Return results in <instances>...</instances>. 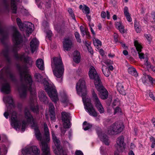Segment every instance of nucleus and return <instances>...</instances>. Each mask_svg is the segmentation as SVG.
<instances>
[{
  "instance_id": "bb28decb",
  "label": "nucleus",
  "mask_w": 155,
  "mask_h": 155,
  "mask_svg": "<svg viewBox=\"0 0 155 155\" xmlns=\"http://www.w3.org/2000/svg\"><path fill=\"white\" fill-rule=\"evenodd\" d=\"M102 71L103 73L106 77H108L110 74V72L109 69L104 65H103L102 68Z\"/></svg>"
},
{
  "instance_id": "4c0bfd02",
  "label": "nucleus",
  "mask_w": 155,
  "mask_h": 155,
  "mask_svg": "<svg viewBox=\"0 0 155 155\" xmlns=\"http://www.w3.org/2000/svg\"><path fill=\"white\" fill-rule=\"evenodd\" d=\"M134 27L137 33H140L141 31L140 27L137 24H134Z\"/></svg>"
},
{
  "instance_id": "1a4fd4ad",
  "label": "nucleus",
  "mask_w": 155,
  "mask_h": 155,
  "mask_svg": "<svg viewBox=\"0 0 155 155\" xmlns=\"http://www.w3.org/2000/svg\"><path fill=\"white\" fill-rule=\"evenodd\" d=\"M88 75L90 78L94 80L95 85L101 83V80L95 68L92 66H91L89 69Z\"/></svg>"
},
{
  "instance_id": "680f3d73",
  "label": "nucleus",
  "mask_w": 155,
  "mask_h": 155,
  "mask_svg": "<svg viewBox=\"0 0 155 155\" xmlns=\"http://www.w3.org/2000/svg\"><path fill=\"white\" fill-rule=\"evenodd\" d=\"M123 54L125 55H127L128 54V52L127 50H124L123 51Z\"/></svg>"
},
{
  "instance_id": "473e14b6",
  "label": "nucleus",
  "mask_w": 155,
  "mask_h": 155,
  "mask_svg": "<svg viewBox=\"0 0 155 155\" xmlns=\"http://www.w3.org/2000/svg\"><path fill=\"white\" fill-rule=\"evenodd\" d=\"M82 10L83 12L87 15L89 14L90 13L89 8L86 5L84 6L82 8Z\"/></svg>"
},
{
  "instance_id": "aec40b11",
  "label": "nucleus",
  "mask_w": 155,
  "mask_h": 155,
  "mask_svg": "<svg viewBox=\"0 0 155 155\" xmlns=\"http://www.w3.org/2000/svg\"><path fill=\"white\" fill-rule=\"evenodd\" d=\"M97 134L101 141L106 145H108L110 143L109 140L106 135L103 133L101 131L98 132Z\"/></svg>"
},
{
  "instance_id": "de8ad7c7",
  "label": "nucleus",
  "mask_w": 155,
  "mask_h": 155,
  "mask_svg": "<svg viewBox=\"0 0 155 155\" xmlns=\"http://www.w3.org/2000/svg\"><path fill=\"white\" fill-rule=\"evenodd\" d=\"M144 36L148 41H150L151 40V36L150 35L145 34L144 35Z\"/></svg>"
},
{
  "instance_id": "0e129e2a",
  "label": "nucleus",
  "mask_w": 155,
  "mask_h": 155,
  "mask_svg": "<svg viewBox=\"0 0 155 155\" xmlns=\"http://www.w3.org/2000/svg\"><path fill=\"white\" fill-rule=\"evenodd\" d=\"M135 145L133 143H131V144L130 147L131 149H134L135 148Z\"/></svg>"
},
{
  "instance_id": "f704fd0d",
  "label": "nucleus",
  "mask_w": 155,
  "mask_h": 155,
  "mask_svg": "<svg viewBox=\"0 0 155 155\" xmlns=\"http://www.w3.org/2000/svg\"><path fill=\"white\" fill-rule=\"evenodd\" d=\"M143 76L141 78V80L142 82L143 83H144L146 82L147 78H148L147 77V76L148 75H147L145 73H144L143 74Z\"/></svg>"
},
{
  "instance_id": "338daca9",
  "label": "nucleus",
  "mask_w": 155,
  "mask_h": 155,
  "mask_svg": "<svg viewBox=\"0 0 155 155\" xmlns=\"http://www.w3.org/2000/svg\"><path fill=\"white\" fill-rule=\"evenodd\" d=\"M107 69H109V70H113V67L112 66L110 65L109 66L108 68H107Z\"/></svg>"
},
{
  "instance_id": "a18cd8bd",
  "label": "nucleus",
  "mask_w": 155,
  "mask_h": 155,
  "mask_svg": "<svg viewBox=\"0 0 155 155\" xmlns=\"http://www.w3.org/2000/svg\"><path fill=\"white\" fill-rule=\"evenodd\" d=\"M120 111V109L118 107H116L114 108V114H115L117 113H118Z\"/></svg>"
},
{
  "instance_id": "c85d7f7f",
  "label": "nucleus",
  "mask_w": 155,
  "mask_h": 155,
  "mask_svg": "<svg viewBox=\"0 0 155 155\" xmlns=\"http://www.w3.org/2000/svg\"><path fill=\"white\" fill-rule=\"evenodd\" d=\"M93 43L94 45L97 47L101 46V41L95 37L93 38Z\"/></svg>"
},
{
  "instance_id": "ddd939ff",
  "label": "nucleus",
  "mask_w": 155,
  "mask_h": 155,
  "mask_svg": "<svg viewBox=\"0 0 155 155\" xmlns=\"http://www.w3.org/2000/svg\"><path fill=\"white\" fill-rule=\"evenodd\" d=\"M95 87L99 92V95L102 99H107L108 96V92L102 84V83L95 86Z\"/></svg>"
},
{
  "instance_id": "9b49d317",
  "label": "nucleus",
  "mask_w": 155,
  "mask_h": 155,
  "mask_svg": "<svg viewBox=\"0 0 155 155\" xmlns=\"http://www.w3.org/2000/svg\"><path fill=\"white\" fill-rule=\"evenodd\" d=\"M92 99L94 104L100 113L104 112V109L94 91L92 92Z\"/></svg>"
},
{
  "instance_id": "4be33fe9",
  "label": "nucleus",
  "mask_w": 155,
  "mask_h": 155,
  "mask_svg": "<svg viewBox=\"0 0 155 155\" xmlns=\"http://www.w3.org/2000/svg\"><path fill=\"white\" fill-rule=\"evenodd\" d=\"M37 67L40 69L42 70L44 68V64L43 61L41 59H38L36 61Z\"/></svg>"
},
{
  "instance_id": "09e8293b",
  "label": "nucleus",
  "mask_w": 155,
  "mask_h": 155,
  "mask_svg": "<svg viewBox=\"0 0 155 155\" xmlns=\"http://www.w3.org/2000/svg\"><path fill=\"white\" fill-rule=\"evenodd\" d=\"M75 155H84L81 151L80 150H77L75 152Z\"/></svg>"
},
{
  "instance_id": "c9c22d12",
  "label": "nucleus",
  "mask_w": 155,
  "mask_h": 155,
  "mask_svg": "<svg viewBox=\"0 0 155 155\" xmlns=\"http://www.w3.org/2000/svg\"><path fill=\"white\" fill-rule=\"evenodd\" d=\"M68 12L71 16L72 17V18L74 20H75V17L74 14L73 12V11L72 9L71 8H69L68 9Z\"/></svg>"
},
{
  "instance_id": "603ef678",
  "label": "nucleus",
  "mask_w": 155,
  "mask_h": 155,
  "mask_svg": "<svg viewBox=\"0 0 155 155\" xmlns=\"http://www.w3.org/2000/svg\"><path fill=\"white\" fill-rule=\"evenodd\" d=\"M87 48L88 51L91 53V54H92L93 52L92 48L91 47V46L90 45H88V46H87Z\"/></svg>"
},
{
  "instance_id": "20e7f679",
  "label": "nucleus",
  "mask_w": 155,
  "mask_h": 155,
  "mask_svg": "<svg viewBox=\"0 0 155 155\" xmlns=\"http://www.w3.org/2000/svg\"><path fill=\"white\" fill-rule=\"evenodd\" d=\"M35 77L37 81L41 82L44 84L45 89L52 101L56 103L58 100V94L55 87L51 81L45 79L42 80V77L39 74H35Z\"/></svg>"
},
{
  "instance_id": "5701e85b",
  "label": "nucleus",
  "mask_w": 155,
  "mask_h": 155,
  "mask_svg": "<svg viewBox=\"0 0 155 155\" xmlns=\"http://www.w3.org/2000/svg\"><path fill=\"white\" fill-rule=\"evenodd\" d=\"M80 53L78 51H75L73 54V60L76 63H79L80 62Z\"/></svg>"
},
{
  "instance_id": "864d4df0",
  "label": "nucleus",
  "mask_w": 155,
  "mask_h": 155,
  "mask_svg": "<svg viewBox=\"0 0 155 155\" xmlns=\"http://www.w3.org/2000/svg\"><path fill=\"white\" fill-rule=\"evenodd\" d=\"M8 50H7L6 51H4L3 52V54L6 58H7L8 57Z\"/></svg>"
},
{
  "instance_id": "8fccbe9b",
  "label": "nucleus",
  "mask_w": 155,
  "mask_h": 155,
  "mask_svg": "<svg viewBox=\"0 0 155 155\" xmlns=\"http://www.w3.org/2000/svg\"><path fill=\"white\" fill-rule=\"evenodd\" d=\"M147 77L149 80L151 81L152 83L155 84V80H153V79L149 75H148Z\"/></svg>"
},
{
  "instance_id": "72a5a7b5",
  "label": "nucleus",
  "mask_w": 155,
  "mask_h": 155,
  "mask_svg": "<svg viewBox=\"0 0 155 155\" xmlns=\"http://www.w3.org/2000/svg\"><path fill=\"white\" fill-rule=\"evenodd\" d=\"M74 35L77 41L79 42H81V40L80 39V36L79 33L77 32H75Z\"/></svg>"
},
{
  "instance_id": "37998d69",
  "label": "nucleus",
  "mask_w": 155,
  "mask_h": 155,
  "mask_svg": "<svg viewBox=\"0 0 155 155\" xmlns=\"http://www.w3.org/2000/svg\"><path fill=\"white\" fill-rule=\"evenodd\" d=\"M50 113L51 119L52 120H54L55 118L54 112L52 111V112H50Z\"/></svg>"
},
{
  "instance_id": "39448f33",
  "label": "nucleus",
  "mask_w": 155,
  "mask_h": 155,
  "mask_svg": "<svg viewBox=\"0 0 155 155\" xmlns=\"http://www.w3.org/2000/svg\"><path fill=\"white\" fill-rule=\"evenodd\" d=\"M51 66L53 73L58 79L62 81L64 68L61 59L60 58L54 57L51 61Z\"/></svg>"
},
{
  "instance_id": "f257e3e1",
  "label": "nucleus",
  "mask_w": 155,
  "mask_h": 155,
  "mask_svg": "<svg viewBox=\"0 0 155 155\" xmlns=\"http://www.w3.org/2000/svg\"><path fill=\"white\" fill-rule=\"evenodd\" d=\"M16 114L15 112L12 113L11 117L12 126L16 130H19L21 128V131L23 132L27 125L31 124V128L34 130L36 138L40 141L41 144L42 155H50L49 148L46 143L50 140L49 131L47 124H44V134L42 137L37 124L34 122L33 118L27 108H26L25 110V120L22 122L17 118Z\"/></svg>"
},
{
  "instance_id": "a19ab883",
  "label": "nucleus",
  "mask_w": 155,
  "mask_h": 155,
  "mask_svg": "<svg viewBox=\"0 0 155 155\" xmlns=\"http://www.w3.org/2000/svg\"><path fill=\"white\" fill-rule=\"evenodd\" d=\"M122 33H124L125 32V30L124 29V27L123 25H122L120 27L117 28Z\"/></svg>"
},
{
  "instance_id": "2eb2a0df",
  "label": "nucleus",
  "mask_w": 155,
  "mask_h": 155,
  "mask_svg": "<svg viewBox=\"0 0 155 155\" xmlns=\"http://www.w3.org/2000/svg\"><path fill=\"white\" fill-rule=\"evenodd\" d=\"M62 119L63 122V126L65 128H69L70 126V116L69 113L63 112L61 113Z\"/></svg>"
},
{
  "instance_id": "bf43d9fd",
  "label": "nucleus",
  "mask_w": 155,
  "mask_h": 155,
  "mask_svg": "<svg viewBox=\"0 0 155 155\" xmlns=\"http://www.w3.org/2000/svg\"><path fill=\"white\" fill-rule=\"evenodd\" d=\"M90 29H91V32H92V34L94 36L95 35V33L94 31V30L92 29V27L90 26Z\"/></svg>"
},
{
  "instance_id": "774afa93",
  "label": "nucleus",
  "mask_w": 155,
  "mask_h": 155,
  "mask_svg": "<svg viewBox=\"0 0 155 155\" xmlns=\"http://www.w3.org/2000/svg\"><path fill=\"white\" fill-rule=\"evenodd\" d=\"M128 154L129 155H134L133 152L132 150H130V151L128 153Z\"/></svg>"
},
{
  "instance_id": "423d86ee",
  "label": "nucleus",
  "mask_w": 155,
  "mask_h": 155,
  "mask_svg": "<svg viewBox=\"0 0 155 155\" xmlns=\"http://www.w3.org/2000/svg\"><path fill=\"white\" fill-rule=\"evenodd\" d=\"M12 38L15 44L12 50V51L15 52L21 47V45L20 44L22 42V40L21 36L16 30L14 31Z\"/></svg>"
},
{
  "instance_id": "79ce46f5",
  "label": "nucleus",
  "mask_w": 155,
  "mask_h": 155,
  "mask_svg": "<svg viewBox=\"0 0 155 155\" xmlns=\"http://www.w3.org/2000/svg\"><path fill=\"white\" fill-rule=\"evenodd\" d=\"M145 65L146 66L147 68H148L151 67L150 64L148 62V59L146 58L145 60Z\"/></svg>"
},
{
  "instance_id": "c756f323",
  "label": "nucleus",
  "mask_w": 155,
  "mask_h": 155,
  "mask_svg": "<svg viewBox=\"0 0 155 155\" xmlns=\"http://www.w3.org/2000/svg\"><path fill=\"white\" fill-rule=\"evenodd\" d=\"M3 101L5 103H8L9 104H12L13 103V100L11 97H4Z\"/></svg>"
},
{
  "instance_id": "dca6fc26",
  "label": "nucleus",
  "mask_w": 155,
  "mask_h": 155,
  "mask_svg": "<svg viewBox=\"0 0 155 155\" xmlns=\"http://www.w3.org/2000/svg\"><path fill=\"white\" fill-rule=\"evenodd\" d=\"M10 86L8 80L5 78L3 79L2 80L1 91L5 94H8L10 93Z\"/></svg>"
},
{
  "instance_id": "69168bd1",
  "label": "nucleus",
  "mask_w": 155,
  "mask_h": 155,
  "mask_svg": "<svg viewBox=\"0 0 155 155\" xmlns=\"http://www.w3.org/2000/svg\"><path fill=\"white\" fill-rule=\"evenodd\" d=\"M118 103V101L116 100L114 101L113 103V106H115V105L117 104Z\"/></svg>"
},
{
  "instance_id": "c03bdc74",
  "label": "nucleus",
  "mask_w": 155,
  "mask_h": 155,
  "mask_svg": "<svg viewBox=\"0 0 155 155\" xmlns=\"http://www.w3.org/2000/svg\"><path fill=\"white\" fill-rule=\"evenodd\" d=\"M122 25V22L120 21L116 22H115V27L117 28L120 27V26Z\"/></svg>"
},
{
  "instance_id": "e2e57ef3",
  "label": "nucleus",
  "mask_w": 155,
  "mask_h": 155,
  "mask_svg": "<svg viewBox=\"0 0 155 155\" xmlns=\"http://www.w3.org/2000/svg\"><path fill=\"white\" fill-rule=\"evenodd\" d=\"M8 113H7V112H5L4 113V116L7 119L8 118Z\"/></svg>"
},
{
  "instance_id": "4d7b16f0",
  "label": "nucleus",
  "mask_w": 155,
  "mask_h": 155,
  "mask_svg": "<svg viewBox=\"0 0 155 155\" xmlns=\"http://www.w3.org/2000/svg\"><path fill=\"white\" fill-rule=\"evenodd\" d=\"M99 52L100 54L102 56L104 54V50L102 49H101L99 50Z\"/></svg>"
},
{
  "instance_id": "ea45409f",
  "label": "nucleus",
  "mask_w": 155,
  "mask_h": 155,
  "mask_svg": "<svg viewBox=\"0 0 155 155\" xmlns=\"http://www.w3.org/2000/svg\"><path fill=\"white\" fill-rule=\"evenodd\" d=\"M49 112H51L52 111H54V107L53 104L50 103L49 104Z\"/></svg>"
},
{
  "instance_id": "a211bd4d",
  "label": "nucleus",
  "mask_w": 155,
  "mask_h": 155,
  "mask_svg": "<svg viewBox=\"0 0 155 155\" xmlns=\"http://www.w3.org/2000/svg\"><path fill=\"white\" fill-rule=\"evenodd\" d=\"M134 44L137 51L138 52L140 58V59H144V54L141 52V50L142 47L141 43H140L137 41L135 40Z\"/></svg>"
},
{
  "instance_id": "393cba45",
  "label": "nucleus",
  "mask_w": 155,
  "mask_h": 155,
  "mask_svg": "<svg viewBox=\"0 0 155 155\" xmlns=\"http://www.w3.org/2000/svg\"><path fill=\"white\" fill-rule=\"evenodd\" d=\"M19 0H11V8L13 13H15L16 12L17 6L16 3Z\"/></svg>"
},
{
  "instance_id": "49530a36",
  "label": "nucleus",
  "mask_w": 155,
  "mask_h": 155,
  "mask_svg": "<svg viewBox=\"0 0 155 155\" xmlns=\"http://www.w3.org/2000/svg\"><path fill=\"white\" fill-rule=\"evenodd\" d=\"M6 75L8 78L9 79H12V77H13V75L12 74V73L9 71H8Z\"/></svg>"
},
{
  "instance_id": "9d476101",
  "label": "nucleus",
  "mask_w": 155,
  "mask_h": 155,
  "mask_svg": "<svg viewBox=\"0 0 155 155\" xmlns=\"http://www.w3.org/2000/svg\"><path fill=\"white\" fill-rule=\"evenodd\" d=\"M92 99L94 104L100 113L104 112V109L94 91L92 92Z\"/></svg>"
},
{
  "instance_id": "b1692460",
  "label": "nucleus",
  "mask_w": 155,
  "mask_h": 155,
  "mask_svg": "<svg viewBox=\"0 0 155 155\" xmlns=\"http://www.w3.org/2000/svg\"><path fill=\"white\" fill-rule=\"evenodd\" d=\"M124 13L128 21L131 22L132 20L130 15L128 12V9L127 7H125L124 9Z\"/></svg>"
},
{
  "instance_id": "0eeeda50",
  "label": "nucleus",
  "mask_w": 155,
  "mask_h": 155,
  "mask_svg": "<svg viewBox=\"0 0 155 155\" xmlns=\"http://www.w3.org/2000/svg\"><path fill=\"white\" fill-rule=\"evenodd\" d=\"M123 127L124 126L122 123H115L108 128V133L111 135L117 134L123 130Z\"/></svg>"
},
{
  "instance_id": "412c9836",
  "label": "nucleus",
  "mask_w": 155,
  "mask_h": 155,
  "mask_svg": "<svg viewBox=\"0 0 155 155\" xmlns=\"http://www.w3.org/2000/svg\"><path fill=\"white\" fill-rule=\"evenodd\" d=\"M44 92L43 91H40L38 93V97L41 101L46 104L48 103V98L45 95Z\"/></svg>"
},
{
  "instance_id": "4468645a",
  "label": "nucleus",
  "mask_w": 155,
  "mask_h": 155,
  "mask_svg": "<svg viewBox=\"0 0 155 155\" xmlns=\"http://www.w3.org/2000/svg\"><path fill=\"white\" fill-rule=\"evenodd\" d=\"M63 44L64 50H70L73 46L72 37H71L65 38L63 40Z\"/></svg>"
},
{
  "instance_id": "e433bc0d",
  "label": "nucleus",
  "mask_w": 155,
  "mask_h": 155,
  "mask_svg": "<svg viewBox=\"0 0 155 155\" xmlns=\"http://www.w3.org/2000/svg\"><path fill=\"white\" fill-rule=\"evenodd\" d=\"M150 141L152 142L151 147L153 148L155 146V138L152 137H150Z\"/></svg>"
},
{
  "instance_id": "6ab92c4d",
  "label": "nucleus",
  "mask_w": 155,
  "mask_h": 155,
  "mask_svg": "<svg viewBox=\"0 0 155 155\" xmlns=\"http://www.w3.org/2000/svg\"><path fill=\"white\" fill-rule=\"evenodd\" d=\"M39 42L36 38H34L30 42L31 49L32 53H34L38 48Z\"/></svg>"
},
{
  "instance_id": "2f4dec72",
  "label": "nucleus",
  "mask_w": 155,
  "mask_h": 155,
  "mask_svg": "<svg viewBox=\"0 0 155 155\" xmlns=\"http://www.w3.org/2000/svg\"><path fill=\"white\" fill-rule=\"evenodd\" d=\"M62 97V102L64 106V107H66L69 103L68 100L66 95H64V96Z\"/></svg>"
},
{
  "instance_id": "5fc2aeb1",
  "label": "nucleus",
  "mask_w": 155,
  "mask_h": 155,
  "mask_svg": "<svg viewBox=\"0 0 155 155\" xmlns=\"http://www.w3.org/2000/svg\"><path fill=\"white\" fill-rule=\"evenodd\" d=\"M106 13L104 11H102L101 12V17L104 18H106Z\"/></svg>"
},
{
  "instance_id": "f8f14e48",
  "label": "nucleus",
  "mask_w": 155,
  "mask_h": 155,
  "mask_svg": "<svg viewBox=\"0 0 155 155\" xmlns=\"http://www.w3.org/2000/svg\"><path fill=\"white\" fill-rule=\"evenodd\" d=\"M22 152L24 155L29 154L36 155L40 153V150L36 146H27L23 149Z\"/></svg>"
},
{
  "instance_id": "a878e982",
  "label": "nucleus",
  "mask_w": 155,
  "mask_h": 155,
  "mask_svg": "<svg viewBox=\"0 0 155 155\" xmlns=\"http://www.w3.org/2000/svg\"><path fill=\"white\" fill-rule=\"evenodd\" d=\"M128 71L129 74L135 77L138 76V74L136 69L133 67H129L128 69Z\"/></svg>"
},
{
  "instance_id": "052dcab7",
  "label": "nucleus",
  "mask_w": 155,
  "mask_h": 155,
  "mask_svg": "<svg viewBox=\"0 0 155 155\" xmlns=\"http://www.w3.org/2000/svg\"><path fill=\"white\" fill-rule=\"evenodd\" d=\"M43 25L44 27H47L48 25V24L47 21H45L43 23Z\"/></svg>"
},
{
  "instance_id": "7ed1b4c3",
  "label": "nucleus",
  "mask_w": 155,
  "mask_h": 155,
  "mask_svg": "<svg viewBox=\"0 0 155 155\" xmlns=\"http://www.w3.org/2000/svg\"><path fill=\"white\" fill-rule=\"evenodd\" d=\"M76 89L77 93L81 95L85 105V108L90 115L96 117L97 115V113L93 107L90 99L87 98L84 99L87 93V90L85 86V82L84 79H80L77 83L76 86Z\"/></svg>"
},
{
  "instance_id": "f3484780",
  "label": "nucleus",
  "mask_w": 155,
  "mask_h": 155,
  "mask_svg": "<svg viewBox=\"0 0 155 155\" xmlns=\"http://www.w3.org/2000/svg\"><path fill=\"white\" fill-rule=\"evenodd\" d=\"M125 144L123 136L118 137L116 141V147L117 150L120 152H122L125 149Z\"/></svg>"
},
{
  "instance_id": "3c124183",
  "label": "nucleus",
  "mask_w": 155,
  "mask_h": 155,
  "mask_svg": "<svg viewBox=\"0 0 155 155\" xmlns=\"http://www.w3.org/2000/svg\"><path fill=\"white\" fill-rule=\"evenodd\" d=\"M114 37L115 42H117L118 41V35L117 34L115 33H114Z\"/></svg>"
},
{
  "instance_id": "7c9ffc66",
  "label": "nucleus",
  "mask_w": 155,
  "mask_h": 155,
  "mask_svg": "<svg viewBox=\"0 0 155 155\" xmlns=\"http://www.w3.org/2000/svg\"><path fill=\"white\" fill-rule=\"evenodd\" d=\"M92 126L91 124L89 123H87L86 121H85L84 122L83 124V129L84 130H86L91 128Z\"/></svg>"
},
{
  "instance_id": "cd10ccee",
  "label": "nucleus",
  "mask_w": 155,
  "mask_h": 155,
  "mask_svg": "<svg viewBox=\"0 0 155 155\" xmlns=\"http://www.w3.org/2000/svg\"><path fill=\"white\" fill-rule=\"evenodd\" d=\"M117 89L119 93L122 94H125L124 90V86L122 84L118 83L117 85Z\"/></svg>"
},
{
  "instance_id": "58836bf2",
  "label": "nucleus",
  "mask_w": 155,
  "mask_h": 155,
  "mask_svg": "<svg viewBox=\"0 0 155 155\" xmlns=\"http://www.w3.org/2000/svg\"><path fill=\"white\" fill-rule=\"evenodd\" d=\"M52 32L50 30H48L46 32V38H48L49 40H50L51 37L52 36Z\"/></svg>"
},
{
  "instance_id": "13d9d810",
  "label": "nucleus",
  "mask_w": 155,
  "mask_h": 155,
  "mask_svg": "<svg viewBox=\"0 0 155 155\" xmlns=\"http://www.w3.org/2000/svg\"><path fill=\"white\" fill-rule=\"evenodd\" d=\"M81 33L83 35H85V34L88 35L89 33L88 32H87L86 30H83L82 31H81Z\"/></svg>"
},
{
  "instance_id": "f03ea898",
  "label": "nucleus",
  "mask_w": 155,
  "mask_h": 155,
  "mask_svg": "<svg viewBox=\"0 0 155 155\" xmlns=\"http://www.w3.org/2000/svg\"><path fill=\"white\" fill-rule=\"evenodd\" d=\"M15 57L16 59L24 61L26 64L25 66H22L19 69L21 79L24 82V84H22L19 90L20 97L22 99L25 98L27 96V91L29 90L31 93V109L34 112L37 113L38 111V107L36 105L35 106L34 105V107L32 106L33 101H35L36 98L35 85L27 69V68L31 66L33 63L32 60L28 57H25L24 54L22 55L15 54Z\"/></svg>"
},
{
  "instance_id": "6e6552de",
  "label": "nucleus",
  "mask_w": 155,
  "mask_h": 155,
  "mask_svg": "<svg viewBox=\"0 0 155 155\" xmlns=\"http://www.w3.org/2000/svg\"><path fill=\"white\" fill-rule=\"evenodd\" d=\"M16 21L17 24L21 30L24 31L26 29L27 32L28 34L31 33L33 31L32 28L34 25L31 22H26L23 24L21 23V19L19 18H17Z\"/></svg>"
},
{
  "instance_id": "6e6d98bb",
  "label": "nucleus",
  "mask_w": 155,
  "mask_h": 155,
  "mask_svg": "<svg viewBox=\"0 0 155 155\" xmlns=\"http://www.w3.org/2000/svg\"><path fill=\"white\" fill-rule=\"evenodd\" d=\"M149 94L150 97L153 100L155 101V97H154L152 93L150 92Z\"/></svg>"
}]
</instances>
